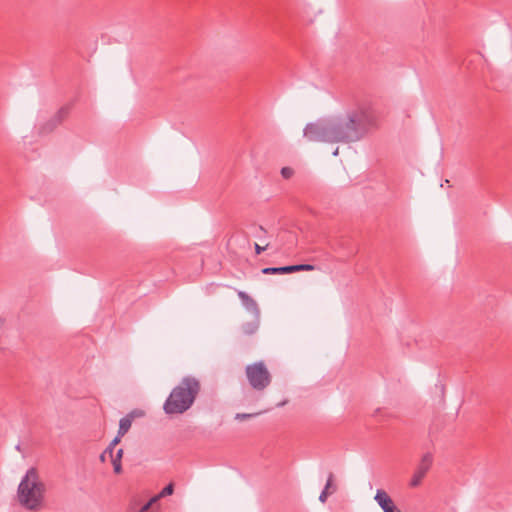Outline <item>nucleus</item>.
<instances>
[{
    "label": "nucleus",
    "instance_id": "nucleus-2",
    "mask_svg": "<svg viewBox=\"0 0 512 512\" xmlns=\"http://www.w3.org/2000/svg\"><path fill=\"white\" fill-rule=\"evenodd\" d=\"M201 389L199 380L193 376L182 378L164 402L163 410L168 415L183 414L191 408Z\"/></svg>",
    "mask_w": 512,
    "mask_h": 512
},
{
    "label": "nucleus",
    "instance_id": "nucleus-8",
    "mask_svg": "<svg viewBox=\"0 0 512 512\" xmlns=\"http://www.w3.org/2000/svg\"><path fill=\"white\" fill-rule=\"evenodd\" d=\"M238 297L240 298L243 306L250 311L251 313L255 315H259V307L256 303V301L250 297L246 292L244 291H238Z\"/></svg>",
    "mask_w": 512,
    "mask_h": 512
},
{
    "label": "nucleus",
    "instance_id": "nucleus-13",
    "mask_svg": "<svg viewBox=\"0 0 512 512\" xmlns=\"http://www.w3.org/2000/svg\"><path fill=\"white\" fill-rule=\"evenodd\" d=\"M291 273L298 271H312L315 267L311 264L290 265Z\"/></svg>",
    "mask_w": 512,
    "mask_h": 512
},
{
    "label": "nucleus",
    "instance_id": "nucleus-16",
    "mask_svg": "<svg viewBox=\"0 0 512 512\" xmlns=\"http://www.w3.org/2000/svg\"><path fill=\"white\" fill-rule=\"evenodd\" d=\"M107 457H109V458H110V457H112V451H111V448H106V449L104 450V452L100 455V460H101L102 462H104V461H106V458H107Z\"/></svg>",
    "mask_w": 512,
    "mask_h": 512
},
{
    "label": "nucleus",
    "instance_id": "nucleus-6",
    "mask_svg": "<svg viewBox=\"0 0 512 512\" xmlns=\"http://www.w3.org/2000/svg\"><path fill=\"white\" fill-rule=\"evenodd\" d=\"M374 499L384 512H401L384 490H377Z\"/></svg>",
    "mask_w": 512,
    "mask_h": 512
},
{
    "label": "nucleus",
    "instance_id": "nucleus-9",
    "mask_svg": "<svg viewBox=\"0 0 512 512\" xmlns=\"http://www.w3.org/2000/svg\"><path fill=\"white\" fill-rule=\"evenodd\" d=\"M333 480H334L333 473H329L326 485L319 496L320 502L325 503L328 496L336 492L337 487L333 483Z\"/></svg>",
    "mask_w": 512,
    "mask_h": 512
},
{
    "label": "nucleus",
    "instance_id": "nucleus-17",
    "mask_svg": "<svg viewBox=\"0 0 512 512\" xmlns=\"http://www.w3.org/2000/svg\"><path fill=\"white\" fill-rule=\"evenodd\" d=\"M121 437L122 436H120V434L118 433V435L112 440V442L107 448H111V451L113 452L114 447L120 442Z\"/></svg>",
    "mask_w": 512,
    "mask_h": 512
},
{
    "label": "nucleus",
    "instance_id": "nucleus-15",
    "mask_svg": "<svg viewBox=\"0 0 512 512\" xmlns=\"http://www.w3.org/2000/svg\"><path fill=\"white\" fill-rule=\"evenodd\" d=\"M294 171L292 168L290 167H283L281 169V175L283 176V178L285 179H289L290 177H292Z\"/></svg>",
    "mask_w": 512,
    "mask_h": 512
},
{
    "label": "nucleus",
    "instance_id": "nucleus-20",
    "mask_svg": "<svg viewBox=\"0 0 512 512\" xmlns=\"http://www.w3.org/2000/svg\"><path fill=\"white\" fill-rule=\"evenodd\" d=\"M253 331H254V328L247 330L248 333H253Z\"/></svg>",
    "mask_w": 512,
    "mask_h": 512
},
{
    "label": "nucleus",
    "instance_id": "nucleus-1",
    "mask_svg": "<svg viewBox=\"0 0 512 512\" xmlns=\"http://www.w3.org/2000/svg\"><path fill=\"white\" fill-rule=\"evenodd\" d=\"M371 124L370 113L359 109L344 118L309 123L304 128V136L313 142H355L365 135Z\"/></svg>",
    "mask_w": 512,
    "mask_h": 512
},
{
    "label": "nucleus",
    "instance_id": "nucleus-19",
    "mask_svg": "<svg viewBox=\"0 0 512 512\" xmlns=\"http://www.w3.org/2000/svg\"><path fill=\"white\" fill-rule=\"evenodd\" d=\"M333 155H335V156H336V155H338V148H336V149L334 150Z\"/></svg>",
    "mask_w": 512,
    "mask_h": 512
},
{
    "label": "nucleus",
    "instance_id": "nucleus-7",
    "mask_svg": "<svg viewBox=\"0 0 512 512\" xmlns=\"http://www.w3.org/2000/svg\"><path fill=\"white\" fill-rule=\"evenodd\" d=\"M173 490H174L173 484L172 483L168 484L166 487H164L162 489V491L158 495L152 497L146 504H144L138 512H154V511H149L150 507L154 503H156L160 498L171 495L173 493Z\"/></svg>",
    "mask_w": 512,
    "mask_h": 512
},
{
    "label": "nucleus",
    "instance_id": "nucleus-18",
    "mask_svg": "<svg viewBox=\"0 0 512 512\" xmlns=\"http://www.w3.org/2000/svg\"><path fill=\"white\" fill-rule=\"evenodd\" d=\"M268 245L266 246H260L259 244L255 243V252L257 255H260L266 248H267Z\"/></svg>",
    "mask_w": 512,
    "mask_h": 512
},
{
    "label": "nucleus",
    "instance_id": "nucleus-12",
    "mask_svg": "<svg viewBox=\"0 0 512 512\" xmlns=\"http://www.w3.org/2000/svg\"><path fill=\"white\" fill-rule=\"evenodd\" d=\"M263 274H288L291 273L290 266L267 267L262 270Z\"/></svg>",
    "mask_w": 512,
    "mask_h": 512
},
{
    "label": "nucleus",
    "instance_id": "nucleus-10",
    "mask_svg": "<svg viewBox=\"0 0 512 512\" xmlns=\"http://www.w3.org/2000/svg\"><path fill=\"white\" fill-rule=\"evenodd\" d=\"M122 455H123V450L119 449L115 455L112 453V457H110L111 462L113 464L114 472L117 474H119L122 471V466H121Z\"/></svg>",
    "mask_w": 512,
    "mask_h": 512
},
{
    "label": "nucleus",
    "instance_id": "nucleus-4",
    "mask_svg": "<svg viewBox=\"0 0 512 512\" xmlns=\"http://www.w3.org/2000/svg\"><path fill=\"white\" fill-rule=\"evenodd\" d=\"M245 373L250 386L256 391L266 389L272 380L271 374L263 361L247 365Z\"/></svg>",
    "mask_w": 512,
    "mask_h": 512
},
{
    "label": "nucleus",
    "instance_id": "nucleus-11",
    "mask_svg": "<svg viewBox=\"0 0 512 512\" xmlns=\"http://www.w3.org/2000/svg\"><path fill=\"white\" fill-rule=\"evenodd\" d=\"M132 425V418L130 416L123 417L119 422L118 433L120 436H124Z\"/></svg>",
    "mask_w": 512,
    "mask_h": 512
},
{
    "label": "nucleus",
    "instance_id": "nucleus-3",
    "mask_svg": "<svg viewBox=\"0 0 512 512\" xmlns=\"http://www.w3.org/2000/svg\"><path fill=\"white\" fill-rule=\"evenodd\" d=\"M45 491V484L40 480L38 471L30 468L18 485V501L27 510L38 511L43 505Z\"/></svg>",
    "mask_w": 512,
    "mask_h": 512
},
{
    "label": "nucleus",
    "instance_id": "nucleus-14",
    "mask_svg": "<svg viewBox=\"0 0 512 512\" xmlns=\"http://www.w3.org/2000/svg\"><path fill=\"white\" fill-rule=\"evenodd\" d=\"M256 415H258V413H237L235 416V419L243 421V420L250 419Z\"/></svg>",
    "mask_w": 512,
    "mask_h": 512
},
{
    "label": "nucleus",
    "instance_id": "nucleus-5",
    "mask_svg": "<svg viewBox=\"0 0 512 512\" xmlns=\"http://www.w3.org/2000/svg\"><path fill=\"white\" fill-rule=\"evenodd\" d=\"M432 461L433 458L430 453H426L425 455H423L420 464L418 465L417 469L415 470L412 476L410 482V485L412 487H416L421 483L422 479L425 477L426 473L430 469Z\"/></svg>",
    "mask_w": 512,
    "mask_h": 512
}]
</instances>
